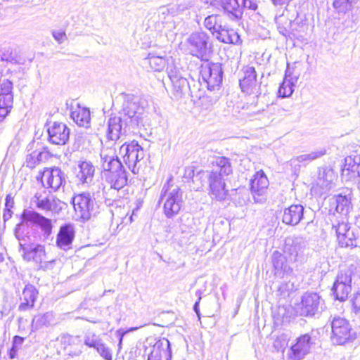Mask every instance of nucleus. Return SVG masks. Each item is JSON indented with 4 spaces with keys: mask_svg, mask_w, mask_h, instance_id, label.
<instances>
[{
    "mask_svg": "<svg viewBox=\"0 0 360 360\" xmlns=\"http://www.w3.org/2000/svg\"><path fill=\"white\" fill-rule=\"evenodd\" d=\"M179 191L180 187L174 184L172 177H170L162 187L160 200L167 196L164 211L167 217H172L180 211Z\"/></svg>",
    "mask_w": 360,
    "mask_h": 360,
    "instance_id": "6",
    "label": "nucleus"
},
{
    "mask_svg": "<svg viewBox=\"0 0 360 360\" xmlns=\"http://www.w3.org/2000/svg\"><path fill=\"white\" fill-rule=\"evenodd\" d=\"M13 103V95L0 96V122L9 114Z\"/></svg>",
    "mask_w": 360,
    "mask_h": 360,
    "instance_id": "36",
    "label": "nucleus"
},
{
    "mask_svg": "<svg viewBox=\"0 0 360 360\" xmlns=\"http://www.w3.org/2000/svg\"><path fill=\"white\" fill-rule=\"evenodd\" d=\"M140 98L128 94L125 96L120 117H110L108 122L107 136L112 141H117L125 136L132 128L143 125L145 115L143 103Z\"/></svg>",
    "mask_w": 360,
    "mask_h": 360,
    "instance_id": "2",
    "label": "nucleus"
},
{
    "mask_svg": "<svg viewBox=\"0 0 360 360\" xmlns=\"http://www.w3.org/2000/svg\"><path fill=\"white\" fill-rule=\"evenodd\" d=\"M216 165L212 172H217V174L222 178L223 176H227L232 172V168L230 161L224 157H219L215 161Z\"/></svg>",
    "mask_w": 360,
    "mask_h": 360,
    "instance_id": "33",
    "label": "nucleus"
},
{
    "mask_svg": "<svg viewBox=\"0 0 360 360\" xmlns=\"http://www.w3.org/2000/svg\"><path fill=\"white\" fill-rule=\"evenodd\" d=\"M100 156L103 176L117 173L120 170L125 169L120 160L115 154V150L112 148L103 149L101 150Z\"/></svg>",
    "mask_w": 360,
    "mask_h": 360,
    "instance_id": "9",
    "label": "nucleus"
},
{
    "mask_svg": "<svg viewBox=\"0 0 360 360\" xmlns=\"http://www.w3.org/2000/svg\"><path fill=\"white\" fill-rule=\"evenodd\" d=\"M53 37L59 44H62L67 39V36L63 30H53L52 32Z\"/></svg>",
    "mask_w": 360,
    "mask_h": 360,
    "instance_id": "54",
    "label": "nucleus"
},
{
    "mask_svg": "<svg viewBox=\"0 0 360 360\" xmlns=\"http://www.w3.org/2000/svg\"><path fill=\"white\" fill-rule=\"evenodd\" d=\"M38 294V290L33 285L27 284L20 297V303L18 306V310L25 311L32 309L34 307Z\"/></svg>",
    "mask_w": 360,
    "mask_h": 360,
    "instance_id": "21",
    "label": "nucleus"
},
{
    "mask_svg": "<svg viewBox=\"0 0 360 360\" xmlns=\"http://www.w3.org/2000/svg\"><path fill=\"white\" fill-rule=\"evenodd\" d=\"M242 6V10L243 8H249L251 10H256L257 8V4L252 0H239Z\"/></svg>",
    "mask_w": 360,
    "mask_h": 360,
    "instance_id": "56",
    "label": "nucleus"
},
{
    "mask_svg": "<svg viewBox=\"0 0 360 360\" xmlns=\"http://www.w3.org/2000/svg\"><path fill=\"white\" fill-rule=\"evenodd\" d=\"M304 207L301 205H292L284 210L282 221L288 225L295 226L303 217Z\"/></svg>",
    "mask_w": 360,
    "mask_h": 360,
    "instance_id": "23",
    "label": "nucleus"
},
{
    "mask_svg": "<svg viewBox=\"0 0 360 360\" xmlns=\"http://www.w3.org/2000/svg\"><path fill=\"white\" fill-rule=\"evenodd\" d=\"M194 167H188L185 169L183 178L185 182L189 184L188 186L191 189L198 190L201 186V179L205 177L207 178L208 174L207 172L200 170L197 174H194Z\"/></svg>",
    "mask_w": 360,
    "mask_h": 360,
    "instance_id": "26",
    "label": "nucleus"
},
{
    "mask_svg": "<svg viewBox=\"0 0 360 360\" xmlns=\"http://www.w3.org/2000/svg\"><path fill=\"white\" fill-rule=\"evenodd\" d=\"M58 340L60 342L65 349L68 348L74 349L75 354L81 352V347H82V339L79 335H71L69 334H63ZM72 349L69 352H72Z\"/></svg>",
    "mask_w": 360,
    "mask_h": 360,
    "instance_id": "28",
    "label": "nucleus"
},
{
    "mask_svg": "<svg viewBox=\"0 0 360 360\" xmlns=\"http://www.w3.org/2000/svg\"><path fill=\"white\" fill-rule=\"evenodd\" d=\"M338 243L341 247L353 248L357 245L356 238L352 230L347 232V234L344 235V236H339Z\"/></svg>",
    "mask_w": 360,
    "mask_h": 360,
    "instance_id": "42",
    "label": "nucleus"
},
{
    "mask_svg": "<svg viewBox=\"0 0 360 360\" xmlns=\"http://www.w3.org/2000/svg\"><path fill=\"white\" fill-rule=\"evenodd\" d=\"M79 171L76 178L79 183L89 185L94 179L95 168L93 164L89 161H82L78 165Z\"/></svg>",
    "mask_w": 360,
    "mask_h": 360,
    "instance_id": "25",
    "label": "nucleus"
},
{
    "mask_svg": "<svg viewBox=\"0 0 360 360\" xmlns=\"http://www.w3.org/2000/svg\"><path fill=\"white\" fill-rule=\"evenodd\" d=\"M25 338L18 335H15L13 338L12 347L8 351V356L11 359H13L17 356L19 349L22 348Z\"/></svg>",
    "mask_w": 360,
    "mask_h": 360,
    "instance_id": "44",
    "label": "nucleus"
},
{
    "mask_svg": "<svg viewBox=\"0 0 360 360\" xmlns=\"http://www.w3.org/2000/svg\"><path fill=\"white\" fill-rule=\"evenodd\" d=\"M307 240L301 236L288 237L285 240L284 252L293 262L303 263L306 259Z\"/></svg>",
    "mask_w": 360,
    "mask_h": 360,
    "instance_id": "8",
    "label": "nucleus"
},
{
    "mask_svg": "<svg viewBox=\"0 0 360 360\" xmlns=\"http://www.w3.org/2000/svg\"><path fill=\"white\" fill-rule=\"evenodd\" d=\"M286 262L285 257L278 251H275L272 255V263L274 270L283 266Z\"/></svg>",
    "mask_w": 360,
    "mask_h": 360,
    "instance_id": "51",
    "label": "nucleus"
},
{
    "mask_svg": "<svg viewBox=\"0 0 360 360\" xmlns=\"http://www.w3.org/2000/svg\"><path fill=\"white\" fill-rule=\"evenodd\" d=\"M201 297H198V300L195 303L194 306H193V309L194 311H195V313L198 314V316H199V308H198V305H199V302L200 300Z\"/></svg>",
    "mask_w": 360,
    "mask_h": 360,
    "instance_id": "62",
    "label": "nucleus"
},
{
    "mask_svg": "<svg viewBox=\"0 0 360 360\" xmlns=\"http://www.w3.org/2000/svg\"><path fill=\"white\" fill-rule=\"evenodd\" d=\"M65 177L64 172L58 167L46 168L42 173L41 182L44 187L57 191L65 184Z\"/></svg>",
    "mask_w": 360,
    "mask_h": 360,
    "instance_id": "12",
    "label": "nucleus"
},
{
    "mask_svg": "<svg viewBox=\"0 0 360 360\" xmlns=\"http://www.w3.org/2000/svg\"><path fill=\"white\" fill-rule=\"evenodd\" d=\"M290 338L288 334L282 333L276 337L274 342V347L278 351L283 352L288 346Z\"/></svg>",
    "mask_w": 360,
    "mask_h": 360,
    "instance_id": "46",
    "label": "nucleus"
},
{
    "mask_svg": "<svg viewBox=\"0 0 360 360\" xmlns=\"http://www.w3.org/2000/svg\"><path fill=\"white\" fill-rule=\"evenodd\" d=\"M269 186V181L262 171L257 172L250 181V190L255 202H262L260 198L264 195Z\"/></svg>",
    "mask_w": 360,
    "mask_h": 360,
    "instance_id": "19",
    "label": "nucleus"
},
{
    "mask_svg": "<svg viewBox=\"0 0 360 360\" xmlns=\"http://www.w3.org/2000/svg\"><path fill=\"white\" fill-rule=\"evenodd\" d=\"M353 307L355 312L360 315V293H357L353 298Z\"/></svg>",
    "mask_w": 360,
    "mask_h": 360,
    "instance_id": "58",
    "label": "nucleus"
},
{
    "mask_svg": "<svg viewBox=\"0 0 360 360\" xmlns=\"http://www.w3.org/2000/svg\"><path fill=\"white\" fill-rule=\"evenodd\" d=\"M14 205L13 198L11 195H7L5 199V208H9L11 210Z\"/></svg>",
    "mask_w": 360,
    "mask_h": 360,
    "instance_id": "59",
    "label": "nucleus"
},
{
    "mask_svg": "<svg viewBox=\"0 0 360 360\" xmlns=\"http://www.w3.org/2000/svg\"><path fill=\"white\" fill-rule=\"evenodd\" d=\"M324 155V153L321 151H316V152H311L309 154H304L299 155L296 157L295 158H292L291 160V162L292 163H295L296 162H311L312 160H314L322 155Z\"/></svg>",
    "mask_w": 360,
    "mask_h": 360,
    "instance_id": "45",
    "label": "nucleus"
},
{
    "mask_svg": "<svg viewBox=\"0 0 360 360\" xmlns=\"http://www.w3.org/2000/svg\"><path fill=\"white\" fill-rule=\"evenodd\" d=\"M76 215L86 221L96 217L105 209L103 203L97 200L90 193L82 192L71 199Z\"/></svg>",
    "mask_w": 360,
    "mask_h": 360,
    "instance_id": "3",
    "label": "nucleus"
},
{
    "mask_svg": "<svg viewBox=\"0 0 360 360\" xmlns=\"http://www.w3.org/2000/svg\"><path fill=\"white\" fill-rule=\"evenodd\" d=\"M351 277L346 274H340L334 283L332 290L335 299L340 301L345 300L351 291Z\"/></svg>",
    "mask_w": 360,
    "mask_h": 360,
    "instance_id": "20",
    "label": "nucleus"
},
{
    "mask_svg": "<svg viewBox=\"0 0 360 360\" xmlns=\"http://www.w3.org/2000/svg\"><path fill=\"white\" fill-rule=\"evenodd\" d=\"M145 62L149 64L154 71L157 72L163 70L167 63L164 56H157L153 53H148V57L145 58Z\"/></svg>",
    "mask_w": 360,
    "mask_h": 360,
    "instance_id": "34",
    "label": "nucleus"
},
{
    "mask_svg": "<svg viewBox=\"0 0 360 360\" xmlns=\"http://www.w3.org/2000/svg\"><path fill=\"white\" fill-rule=\"evenodd\" d=\"M219 41L225 44H236L240 40L238 33L233 30L226 27V25H221L213 34Z\"/></svg>",
    "mask_w": 360,
    "mask_h": 360,
    "instance_id": "29",
    "label": "nucleus"
},
{
    "mask_svg": "<svg viewBox=\"0 0 360 360\" xmlns=\"http://www.w3.org/2000/svg\"><path fill=\"white\" fill-rule=\"evenodd\" d=\"M335 210L342 214H347L351 209V201L346 195H338L335 198Z\"/></svg>",
    "mask_w": 360,
    "mask_h": 360,
    "instance_id": "39",
    "label": "nucleus"
},
{
    "mask_svg": "<svg viewBox=\"0 0 360 360\" xmlns=\"http://www.w3.org/2000/svg\"><path fill=\"white\" fill-rule=\"evenodd\" d=\"M185 46L191 55L202 59H207L211 51L209 36L204 32L192 33L186 39Z\"/></svg>",
    "mask_w": 360,
    "mask_h": 360,
    "instance_id": "7",
    "label": "nucleus"
},
{
    "mask_svg": "<svg viewBox=\"0 0 360 360\" xmlns=\"http://www.w3.org/2000/svg\"><path fill=\"white\" fill-rule=\"evenodd\" d=\"M105 181L110 184V188L119 191L127 185L128 177L126 170L103 176Z\"/></svg>",
    "mask_w": 360,
    "mask_h": 360,
    "instance_id": "30",
    "label": "nucleus"
},
{
    "mask_svg": "<svg viewBox=\"0 0 360 360\" xmlns=\"http://www.w3.org/2000/svg\"><path fill=\"white\" fill-rule=\"evenodd\" d=\"M1 58L2 60L4 61L12 62L15 60V56L13 55V53L11 51V49H8L2 52L1 55Z\"/></svg>",
    "mask_w": 360,
    "mask_h": 360,
    "instance_id": "57",
    "label": "nucleus"
},
{
    "mask_svg": "<svg viewBox=\"0 0 360 360\" xmlns=\"http://www.w3.org/2000/svg\"><path fill=\"white\" fill-rule=\"evenodd\" d=\"M102 342L98 336L92 333L86 334L84 340V343L89 347L96 349L97 346Z\"/></svg>",
    "mask_w": 360,
    "mask_h": 360,
    "instance_id": "47",
    "label": "nucleus"
},
{
    "mask_svg": "<svg viewBox=\"0 0 360 360\" xmlns=\"http://www.w3.org/2000/svg\"><path fill=\"white\" fill-rule=\"evenodd\" d=\"M219 2L224 9L229 13L231 14L232 18L234 19H239L241 18L242 6L239 0H215Z\"/></svg>",
    "mask_w": 360,
    "mask_h": 360,
    "instance_id": "31",
    "label": "nucleus"
},
{
    "mask_svg": "<svg viewBox=\"0 0 360 360\" xmlns=\"http://www.w3.org/2000/svg\"><path fill=\"white\" fill-rule=\"evenodd\" d=\"M223 71L219 63H206L201 66L200 75L210 89H214L222 82Z\"/></svg>",
    "mask_w": 360,
    "mask_h": 360,
    "instance_id": "13",
    "label": "nucleus"
},
{
    "mask_svg": "<svg viewBox=\"0 0 360 360\" xmlns=\"http://www.w3.org/2000/svg\"><path fill=\"white\" fill-rule=\"evenodd\" d=\"M208 176L212 194L218 200H224L227 195V191L225 189L223 178L217 175V172H211Z\"/></svg>",
    "mask_w": 360,
    "mask_h": 360,
    "instance_id": "24",
    "label": "nucleus"
},
{
    "mask_svg": "<svg viewBox=\"0 0 360 360\" xmlns=\"http://www.w3.org/2000/svg\"><path fill=\"white\" fill-rule=\"evenodd\" d=\"M100 156L103 176L117 173L120 170L125 169L120 160L115 154V150L112 148L103 149L101 150Z\"/></svg>",
    "mask_w": 360,
    "mask_h": 360,
    "instance_id": "10",
    "label": "nucleus"
},
{
    "mask_svg": "<svg viewBox=\"0 0 360 360\" xmlns=\"http://www.w3.org/2000/svg\"><path fill=\"white\" fill-rule=\"evenodd\" d=\"M235 192H236V195H238V194L242 195V198L238 199V203L243 205V203H245V202L247 200H248V191L245 188H238L235 191Z\"/></svg>",
    "mask_w": 360,
    "mask_h": 360,
    "instance_id": "55",
    "label": "nucleus"
},
{
    "mask_svg": "<svg viewBox=\"0 0 360 360\" xmlns=\"http://www.w3.org/2000/svg\"><path fill=\"white\" fill-rule=\"evenodd\" d=\"M13 83L8 79L4 80L0 87V96L13 95Z\"/></svg>",
    "mask_w": 360,
    "mask_h": 360,
    "instance_id": "53",
    "label": "nucleus"
},
{
    "mask_svg": "<svg viewBox=\"0 0 360 360\" xmlns=\"http://www.w3.org/2000/svg\"><path fill=\"white\" fill-rule=\"evenodd\" d=\"M292 273V268H291L287 262L283 266H281L278 269L274 270L275 276L280 278L290 276Z\"/></svg>",
    "mask_w": 360,
    "mask_h": 360,
    "instance_id": "48",
    "label": "nucleus"
},
{
    "mask_svg": "<svg viewBox=\"0 0 360 360\" xmlns=\"http://www.w3.org/2000/svg\"><path fill=\"white\" fill-rule=\"evenodd\" d=\"M53 319L54 316L51 312H46L42 315L35 316L32 321V328L34 330H39L44 326H48L51 324Z\"/></svg>",
    "mask_w": 360,
    "mask_h": 360,
    "instance_id": "35",
    "label": "nucleus"
},
{
    "mask_svg": "<svg viewBox=\"0 0 360 360\" xmlns=\"http://www.w3.org/2000/svg\"><path fill=\"white\" fill-rule=\"evenodd\" d=\"M71 117L79 127L88 128L90 126L91 115L88 108H79L72 112Z\"/></svg>",
    "mask_w": 360,
    "mask_h": 360,
    "instance_id": "32",
    "label": "nucleus"
},
{
    "mask_svg": "<svg viewBox=\"0 0 360 360\" xmlns=\"http://www.w3.org/2000/svg\"><path fill=\"white\" fill-rule=\"evenodd\" d=\"M313 342L309 334H304L296 339L287 353L288 360H302L310 352Z\"/></svg>",
    "mask_w": 360,
    "mask_h": 360,
    "instance_id": "11",
    "label": "nucleus"
},
{
    "mask_svg": "<svg viewBox=\"0 0 360 360\" xmlns=\"http://www.w3.org/2000/svg\"><path fill=\"white\" fill-rule=\"evenodd\" d=\"M47 131L49 141L53 144L63 146L69 140L70 129L63 122H54Z\"/></svg>",
    "mask_w": 360,
    "mask_h": 360,
    "instance_id": "16",
    "label": "nucleus"
},
{
    "mask_svg": "<svg viewBox=\"0 0 360 360\" xmlns=\"http://www.w3.org/2000/svg\"><path fill=\"white\" fill-rule=\"evenodd\" d=\"M300 314L302 316H314L319 313L323 308V304L319 295L316 292H307L302 298L300 304Z\"/></svg>",
    "mask_w": 360,
    "mask_h": 360,
    "instance_id": "14",
    "label": "nucleus"
},
{
    "mask_svg": "<svg viewBox=\"0 0 360 360\" xmlns=\"http://www.w3.org/2000/svg\"><path fill=\"white\" fill-rule=\"evenodd\" d=\"M243 73V79H240V86L243 92L253 93V89L257 86V75L255 68L246 67Z\"/></svg>",
    "mask_w": 360,
    "mask_h": 360,
    "instance_id": "27",
    "label": "nucleus"
},
{
    "mask_svg": "<svg viewBox=\"0 0 360 360\" xmlns=\"http://www.w3.org/2000/svg\"><path fill=\"white\" fill-rule=\"evenodd\" d=\"M304 30H305V27L303 25H302L301 26H300V30L299 32H304Z\"/></svg>",
    "mask_w": 360,
    "mask_h": 360,
    "instance_id": "64",
    "label": "nucleus"
},
{
    "mask_svg": "<svg viewBox=\"0 0 360 360\" xmlns=\"http://www.w3.org/2000/svg\"><path fill=\"white\" fill-rule=\"evenodd\" d=\"M120 154L122 155L124 163L134 174H139L145 163V152L136 141L124 143L120 148Z\"/></svg>",
    "mask_w": 360,
    "mask_h": 360,
    "instance_id": "4",
    "label": "nucleus"
},
{
    "mask_svg": "<svg viewBox=\"0 0 360 360\" xmlns=\"http://www.w3.org/2000/svg\"><path fill=\"white\" fill-rule=\"evenodd\" d=\"M290 24H291V27H292V35L295 37H302L301 34H298L295 32V31L297 30V28L295 27L297 25V23H295V22L291 23L290 22Z\"/></svg>",
    "mask_w": 360,
    "mask_h": 360,
    "instance_id": "61",
    "label": "nucleus"
},
{
    "mask_svg": "<svg viewBox=\"0 0 360 360\" xmlns=\"http://www.w3.org/2000/svg\"><path fill=\"white\" fill-rule=\"evenodd\" d=\"M317 185L319 186L323 191H327L330 190L332 187V179H328L327 174H323L322 177H319L317 181Z\"/></svg>",
    "mask_w": 360,
    "mask_h": 360,
    "instance_id": "52",
    "label": "nucleus"
},
{
    "mask_svg": "<svg viewBox=\"0 0 360 360\" xmlns=\"http://www.w3.org/2000/svg\"><path fill=\"white\" fill-rule=\"evenodd\" d=\"M47 158V153L44 151L34 150L26 157V165L34 168L44 160Z\"/></svg>",
    "mask_w": 360,
    "mask_h": 360,
    "instance_id": "38",
    "label": "nucleus"
},
{
    "mask_svg": "<svg viewBox=\"0 0 360 360\" xmlns=\"http://www.w3.org/2000/svg\"><path fill=\"white\" fill-rule=\"evenodd\" d=\"M331 329L330 340L334 345H342L353 342L356 338V332L352 329L349 321L345 318L333 317Z\"/></svg>",
    "mask_w": 360,
    "mask_h": 360,
    "instance_id": "5",
    "label": "nucleus"
},
{
    "mask_svg": "<svg viewBox=\"0 0 360 360\" xmlns=\"http://www.w3.org/2000/svg\"><path fill=\"white\" fill-rule=\"evenodd\" d=\"M97 352L105 360H112L111 350L102 342L95 349Z\"/></svg>",
    "mask_w": 360,
    "mask_h": 360,
    "instance_id": "50",
    "label": "nucleus"
},
{
    "mask_svg": "<svg viewBox=\"0 0 360 360\" xmlns=\"http://www.w3.org/2000/svg\"><path fill=\"white\" fill-rule=\"evenodd\" d=\"M170 342L166 338L157 340L150 349L148 360H170Z\"/></svg>",
    "mask_w": 360,
    "mask_h": 360,
    "instance_id": "18",
    "label": "nucleus"
},
{
    "mask_svg": "<svg viewBox=\"0 0 360 360\" xmlns=\"http://www.w3.org/2000/svg\"><path fill=\"white\" fill-rule=\"evenodd\" d=\"M34 226L41 230L44 240L52 234L53 224L51 219L37 211L25 209L20 214V222L14 229V236L18 241V252L24 261L32 262L45 269L52 265L54 260L45 262V246L34 242Z\"/></svg>",
    "mask_w": 360,
    "mask_h": 360,
    "instance_id": "1",
    "label": "nucleus"
},
{
    "mask_svg": "<svg viewBox=\"0 0 360 360\" xmlns=\"http://www.w3.org/2000/svg\"><path fill=\"white\" fill-rule=\"evenodd\" d=\"M75 226L70 223H66L60 226L56 237V245L61 250H68L72 248L75 238Z\"/></svg>",
    "mask_w": 360,
    "mask_h": 360,
    "instance_id": "17",
    "label": "nucleus"
},
{
    "mask_svg": "<svg viewBox=\"0 0 360 360\" xmlns=\"http://www.w3.org/2000/svg\"><path fill=\"white\" fill-rule=\"evenodd\" d=\"M34 202L39 210L54 213H58L63 210V205H65L64 202L52 195H43L40 193H37L34 195Z\"/></svg>",
    "mask_w": 360,
    "mask_h": 360,
    "instance_id": "15",
    "label": "nucleus"
},
{
    "mask_svg": "<svg viewBox=\"0 0 360 360\" xmlns=\"http://www.w3.org/2000/svg\"><path fill=\"white\" fill-rule=\"evenodd\" d=\"M167 73L171 82L173 85L174 90L179 93L180 91V70L175 64H168Z\"/></svg>",
    "mask_w": 360,
    "mask_h": 360,
    "instance_id": "37",
    "label": "nucleus"
},
{
    "mask_svg": "<svg viewBox=\"0 0 360 360\" xmlns=\"http://www.w3.org/2000/svg\"><path fill=\"white\" fill-rule=\"evenodd\" d=\"M354 4L352 0H334L333 6L338 13H345L352 8Z\"/></svg>",
    "mask_w": 360,
    "mask_h": 360,
    "instance_id": "43",
    "label": "nucleus"
},
{
    "mask_svg": "<svg viewBox=\"0 0 360 360\" xmlns=\"http://www.w3.org/2000/svg\"><path fill=\"white\" fill-rule=\"evenodd\" d=\"M333 229H334L336 233L338 240H339V236H344V235L351 231L348 224L344 221L333 224Z\"/></svg>",
    "mask_w": 360,
    "mask_h": 360,
    "instance_id": "49",
    "label": "nucleus"
},
{
    "mask_svg": "<svg viewBox=\"0 0 360 360\" xmlns=\"http://www.w3.org/2000/svg\"><path fill=\"white\" fill-rule=\"evenodd\" d=\"M342 175L348 179L360 176V155H351L345 159Z\"/></svg>",
    "mask_w": 360,
    "mask_h": 360,
    "instance_id": "22",
    "label": "nucleus"
},
{
    "mask_svg": "<svg viewBox=\"0 0 360 360\" xmlns=\"http://www.w3.org/2000/svg\"><path fill=\"white\" fill-rule=\"evenodd\" d=\"M204 25L213 35L214 32H216L217 30L221 28V17L218 15H208L205 18Z\"/></svg>",
    "mask_w": 360,
    "mask_h": 360,
    "instance_id": "40",
    "label": "nucleus"
},
{
    "mask_svg": "<svg viewBox=\"0 0 360 360\" xmlns=\"http://www.w3.org/2000/svg\"><path fill=\"white\" fill-rule=\"evenodd\" d=\"M294 82L291 79H288L285 77L283 83L278 88V95L282 98H286L290 96L294 91Z\"/></svg>",
    "mask_w": 360,
    "mask_h": 360,
    "instance_id": "41",
    "label": "nucleus"
},
{
    "mask_svg": "<svg viewBox=\"0 0 360 360\" xmlns=\"http://www.w3.org/2000/svg\"><path fill=\"white\" fill-rule=\"evenodd\" d=\"M278 29H279L280 33H281L284 36H286V35H288L289 34V31H288L285 28H282L281 27H278Z\"/></svg>",
    "mask_w": 360,
    "mask_h": 360,
    "instance_id": "63",
    "label": "nucleus"
},
{
    "mask_svg": "<svg viewBox=\"0 0 360 360\" xmlns=\"http://www.w3.org/2000/svg\"><path fill=\"white\" fill-rule=\"evenodd\" d=\"M13 212L9 208H4V213H3V220L5 222H6L8 220H9L12 217Z\"/></svg>",
    "mask_w": 360,
    "mask_h": 360,
    "instance_id": "60",
    "label": "nucleus"
}]
</instances>
